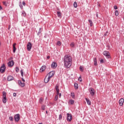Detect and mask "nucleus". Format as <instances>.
<instances>
[{"mask_svg":"<svg viewBox=\"0 0 124 124\" xmlns=\"http://www.w3.org/2000/svg\"><path fill=\"white\" fill-rule=\"evenodd\" d=\"M63 62L65 68H70L72 64V57L69 55H65L63 58Z\"/></svg>","mask_w":124,"mask_h":124,"instance_id":"1","label":"nucleus"},{"mask_svg":"<svg viewBox=\"0 0 124 124\" xmlns=\"http://www.w3.org/2000/svg\"><path fill=\"white\" fill-rule=\"evenodd\" d=\"M45 69H46V66L43 65L41 67V68L40 69V72H43L44 71V70H45Z\"/></svg>","mask_w":124,"mask_h":124,"instance_id":"12","label":"nucleus"},{"mask_svg":"<svg viewBox=\"0 0 124 124\" xmlns=\"http://www.w3.org/2000/svg\"><path fill=\"white\" fill-rule=\"evenodd\" d=\"M78 81H80V82H82V78L81 77H79L78 79Z\"/></svg>","mask_w":124,"mask_h":124,"instance_id":"47","label":"nucleus"},{"mask_svg":"<svg viewBox=\"0 0 124 124\" xmlns=\"http://www.w3.org/2000/svg\"><path fill=\"white\" fill-rule=\"evenodd\" d=\"M16 73H18L19 72V67H16Z\"/></svg>","mask_w":124,"mask_h":124,"instance_id":"32","label":"nucleus"},{"mask_svg":"<svg viewBox=\"0 0 124 124\" xmlns=\"http://www.w3.org/2000/svg\"><path fill=\"white\" fill-rule=\"evenodd\" d=\"M69 103L71 104V105H73V104H74V100L72 99L69 100Z\"/></svg>","mask_w":124,"mask_h":124,"instance_id":"19","label":"nucleus"},{"mask_svg":"<svg viewBox=\"0 0 124 124\" xmlns=\"http://www.w3.org/2000/svg\"><path fill=\"white\" fill-rule=\"evenodd\" d=\"M13 77L12 76H9L7 77V80L8 81H12L13 80Z\"/></svg>","mask_w":124,"mask_h":124,"instance_id":"16","label":"nucleus"},{"mask_svg":"<svg viewBox=\"0 0 124 124\" xmlns=\"http://www.w3.org/2000/svg\"><path fill=\"white\" fill-rule=\"evenodd\" d=\"M22 4L24 6H26V2L25 1L22 2Z\"/></svg>","mask_w":124,"mask_h":124,"instance_id":"43","label":"nucleus"},{"mask_svg":"<svg viewBox=\"0 0 124 124\" xmlns=\"http://www.w3.org/2000/svg\"><path fill=\"white\" fill-rule=\"evenodd\" d=\"M71 96H72V98H75V95L74 93H71Z\"/></svg>","mask_w":124,"mask_h":124,"instance_id":"30","label":"nucleus"},{"mask_svg":"<svg viewBox=\"0 0 124 124\" xmlns=\"http://www.w3.org/2000/svg\"><path fill=\"white\" fill-rule=\"evenodd\" d=\"M59 96H62V93H59Z\"/></svg>","mask_w":124,"mask_h":124,"instance_id":"54","label":"nucleus"},{"mask_svg":"<svg viewBox=\"0 0 124 124\" xmlns=\"http://www.w3.org/2000/svg\"><path fill=\"white\" fill-rule=\"evenodd\" d=\"M57 16L59 18H61L62 17V13H61V12H59V11L57 12Z\"/></svg>","mask_w":124,"mask_h":124,"instance_id":"20","label":"nucleus"},{"mask_svg":"<svg viewBox=\"0 0 124 124\" xmlns=\"http://www.w3.org/2000/svg\"><path fill=\"white\" fill-rule=\"evenodd\" d=\"M57 66H58V64H57V62H53L51 64V68H56Z\"/></svg>","mask_w":124,"mask_h":124,"instance_id":"10","label":"nucleus"},{"mask_svg":"<svg viewBox=\"0 0 124 124\" xmlns=\"http://www.w3.org/2000/svg\"><path fill=\"white\" fill-rule=\"evenodd\" d=\"M67 122H71L72 121V115L69 113L67 114Z\"/></svg>","mask_w":124,"mask_h":124,"instance_id":"2","label":"nucleus"},{"mask_svg":"<svg viewBox=\"0 0 124 124\" xmlns=\"http://www.w3.org/2000/svg\"><path fill=\"white\" fill-rule=\"evenodd\" d=\"M2 94L3 97H6V93L5 92H3Z\"/></svg>","mask_w":124,"mask_h":124,"instance_id":"28","label":"nucleus"},{"mask_svg":"<svg viewBox=\"0 0 124 124\" xmlns=\"http://www.w3.org/2000/svg\"><path fill=\"white\" fill-rule=\"evenodd\" d=\"M103 55L104 56H105L106 57H107V58L108 59H110V54L109 53V52L107 51H105L103 52Z\"/></svg>","mask_w":124,"mask_h":124,"instance_id":"6","label":"nucleus"},{"mask_svg":"<svg viewBox=\"0 0 124 124\" xmlns=\"http://www.w3.org/2000/svg\"><path fill=\"white\" fill-rule=\"evenodd\" d=\"M46 59H50V56H47L46 57Z\"/></svg>","mask_w":124,"mask_h":124,"instance_id":"53","label":"nucleus"},{"mask_svg":"<svg viewBox=\"0 0 124 124\" xmlns=\"http://www.w3.org/2000/svg\"><path fill=\"white\" fill-rule=\"evenodd\" d=\"M93 62H97V60H96V58L93 59Z\"/></svg>","mask_w":124,"mask_h":124,"instance_id":"48","label":"nucleus"},{"mask_svg":"<svg viewBox=\"0 0 124 124\" xmlns=\"http://www.w3.org/2000/svg\"><path fill=\"white\" fill-rule=\"evenodd\" d=\"M74 87H75V89H78V84L75 83L74 84Z\"/></svg>","mask_w":124,"mask_h":124,"instance_id":"34","label":"nucleus"},{"mask_svg":"<svg viewBox=\"0 0 124 124\" xmlns=\"http://www.w3.org/2000/svg\"><path fill=\"white\" fill-rule=\"evenodd\" d=\"M57 44L58 46H61V45H62V42H61V41H58L57 42Z\"/></svg>","mask_w":124,"mask_h":124,"instance_id":"33","label":"nucleus"},{"mask_svg":"<svg viewBox=\"0 0 124 124\" xmlns=\"http://www.w3.org/2000/svg\"><path fill=\"white\" fill-rule=\"evenodd\" d=\"M8 65L10 67L13 66V65H14V61H13V60H12L11 61L9 62L8 63Z\"/></svg>","mask_w":124,"mask_h":124,"instance_id":"9","label":"nucleus"},{"mask_svg":"<svg viewBox=\"0 0 124 124\" xmlns=\"http://www.w3.org/2000/svg\"><path fill=\"white\" fill-rule=\"evenodd\" d=\"M124 99L123 98H121L119 100V105H120V106H123V105L124 104Z\"/></svg>","mask_w":124,"mask_h":124,"instance_id":"13","label":"nucleus"},{"mask_svg":"<svg viewBox=\"0 0 124 124\" xmlns=\"http://www.w3.org/2000/svg\"><path fill=\"white\" fill-rule=\"evenodd\" d=\"M74 7L76 8L77 7V2L76 1H75L74 2Z\"/></svg>","mask_w":124,"mask_h":124,"instance_id":"29","label":"nucleus"},{"mask_svg":"<svg viewBox=\"0 0 124 124\" xmlns=\"http://www.w3.org/2000/svg\"><path fill=\"white\" fill-rule=\"evenodd\" d=\"M107 33H108V31H107V32L104 33V36H106V35H107Z\"/></svg>","mask_w":124,"mask_h":124,"instance_id":"46","label":"nucleus"},{"mask_svg":"<svg viewBox=\"0 0 124 124\" xmlns=\"http://www.w3.org/2000/svg\"><path fill=\"white\" fill-rule=\"evenodd\" d=\"M85 100H86V102L88 105H91V102L90 101V100L87 98H85Z\"/></svg>","mask_w":124,"mask_h":124,"instance_id":"18","label":"nucleus"},{"mask_svg":"<svg viewBox=\"0 0 124 124\" xmlns=\"http://www.w3.org/2000/svg\"><path fill=\"white\" fill-rule=\"evenodd\" d=\"M3 103H5L7 102V100L6 99V97H3V99H2Z\"/></svg>","mask_w":124,"mask_h":124,"instance_id":"21","label":"nucleus"},{"mask_svg":"<svg viewBox=\"0 0 124 124\" xmlns=\"http://www.w3.org/2000/svg\"><path fill=\"white\" fill-rule=\"evenodd\" d=\"M18 85L19 86H20V87H25V84L24 82H22V81L18 80Z\"/></svg>","mask_w":124,"mask_h":124,"instance_id":"11","label":"nucleus"},{"mask_svg":"<svg viewBox=\"0 0 124 124\" xmlns=\"http://www.w3.org/2000/svg\"><path fill=\"white\" fill-rule=\"evenodd\" d=\"M19 6L21 8V9H23V5H22V2L20 1L19 2Z\"/></svg>","mask_w":124,"mask_h":124,"instance_id":"24","label":"nucleus"},{"mask_svg":"<svg viewBox=\"0 0 124 124\" xmlns=\"http://www.w3.org/2000/svg\"><path fill=\"white\" fill-rule=\"evenodd\" d=\"M20 72H21V75L23 77V76H24V73L23 72V71L21 70Z\"/></svg>","mask_w":124,"mask_h":124,"instance_id":"41","label":"nucleus"},{"mask_svg":"<svg viewBox=\"0 0 124 124\" xmlns=\"http://www.w3.org/2000/svg\"><path fill=\"white\" fill-rule=\"evenodd\" d=\"M100 63H103L104 62V60L103 59H101L100 61Z\"/></svg>","mask_w":124,"mask_h":124,"instance_id":"39","label":"nucleus"},{"mask_svg":"<svg viewBox=\"0 0 124 124\" xmlns=\"http://www.w3.org/2000/svg\"><path fill=\"white\" fill-rule=\"evenodd\" d=\"M14 119L15 122H19V121H20V114H17L16 115H15Z\"/></svg>","mask_w":124,"mask_h":124,"instance_id":"3","label":"nucleus"},{"mask_svg":"<svg viewBox=\"0 0 124 124\" xmlns=\"http://www.w3.org/2000/svg\"><path fill=\"white\" fill-rule=\"evenodd\" d=\"M46 114H47V113H48V111H46Z\"/></svg>","mask_w":124,"mask_h":124,"instance_id":"57","label":"nucleus"},{"mask_svg":"<svg viewBox=\"0 0 124 124\" xmlns=\"http://www.w3.org/2000/svg\"><path fill=\"white\" fill-rule=\"evenodd\" d=\"M79 69H80V71L83 72L84 71V69L83 68H82V66H80Z\"/></svg>","mask_w":124,"mask_h":124,"instance_id":"40","label":"nucleus"},{"mask_svg":"<svg viewBox=\"0 0 124 124\" xmlns=\"http://www.w3.org/2000/svg\"><path fill=\"white\" fill-rule=\"evenodd\" d=\"M9 119L10 121H11V122H13V121H14V118H13V117H12V116H10L9 117Z\"/></svg>","mask_w":124,"mask_h":124,"instance_id":"36","label":"nucleus"},{"mask_svg":"<svg viewBox=\"0 0 124 124\" xmlns=\"http://www.w3.org/2000/svg\"><path fill=\"white\" fill-rule=\"evenodd\" d=\"M31 46H32L31 43L29 42L27 46L28 51H31Z\"/></svg>","mask_w":124,"mask_h":124,"instance_id":"5","label":"nucleus"},{"mask_svg":"<svg viewBox=\"0 0 124 124\" xmlns=\"http://www.w3.org/2000/svg\"><path fill=\"white\" fill-rule=\"evenodd\" d=\"M13 96H16V93H13Z\"/></svg>","mask_w":124,"mask_h":124,"instance_id":"52","label":"nucleus"},{"mask_svg":"<svg viewBox=\"0 0 124 124\" xmlns=\"http://www.w3.org/2000/svg\"><path fill=\"white\" fill-rule=\"evenodd\" d=\"M62 114H60L59 117V120L60 121H61V120H62Z\"/></svg>","mask_w":124,"mask_h":124,"instance_id":"35","label":"nucleus"},{"mask_svg":"<svg viewBox=\"0 0 124 124\" xmlns=\"http://www.w3.org/2000/svg\"><path fill=\"white\" fill-rule=\"evenodd\" d=\"M5 65L3 64L0 68V72L1 73H4L5 71Z\"/></svg>","mask_w":124,"mask_h":124,"instance_id":"4","label":"nucleus"},{"mask_svg":"<svg viewBox=\"0 0 124 124\" xmlns=\"http://www.w3.org/2000/svg\"><path fill=\"white\" fill-rule=\"evenodd\" d=\"M42 110H45V106L43 105L42 106Z\"/></svg>","mask_w":124,"mask_h":124,"instance_id":"42","label":"nucleus"},{"mask_svg":"<svg viewBox=\"0 0 124 124\" xmlns=\"http://www.w3.org/2000/svg\"><path fill=\"white\" fill-rule=\"evenodd\" d=\"M96 17H98V14L97 13L96 15Z\"/></svg>","mask_w":124,"mask_h":124,"instance_id":"55","label":"nucleus"},{"mask_svg":"<svg viewBox=\"0 0 124 124\" xmlns=\"http://www.w3.org/2000/svg\"><path fill=\"white\" fill-rule=\"evenodd\" d=\"M8 30H10V25H9Z\"/></svg>","mask_w":124,"mask_h":124,"instance_id":"56","label":"nucleus"},{"mask_svg":"<svg viewBox=\"0 0 124 124\" xmlns=\"http://www.w3.org/2000/svg\"><path fill=\"white\" fill-rule=\"evenodd\" d=\"M22 16H23L24 17H26V14L25 13H22Z\"/></svg>","mask_w":124,"mask_h":124,"instance_id":"44","label":"nucleus"},{"mask_svg":"<svg viewBox=\"0 0 124 124\" xmlns=\"http://www.w3.org/2000/svg\"><path fill=\"white\" fill-rule=\"evenodd\" d=\"M94 65L95 66H96V65H97V62H94Z\"/></svg>","mask_w":124,"mask_h":124,"instance_id":"45","label":"nucleus"},{"mask_svg":"<svg viewBox=\"0 0 124 124\" xmlns=\"http://www.w3.org/2000/svg\"><path fill=\"white\" fill-rule=\"evenodd\" d=\"M89 92L91 95H94V89L93 88H90L89 89Z\"/></svg>","mask_w":124,"mask_h":124,"instance_id":"7","label":"nucleus"},{"mask_svg":"<svg viewBox=\"0 0 124 124\" xmlns=\"http://www.w3.org/2000/svg\"><path fill=\"white\" fill-rule=\"evenodd\" d=\"M115 16H119V12L118 11V10H116L115 11Z\"/></svg>","mask_w":124,"mask_h":124,"instance_id":"26","label":"nucleus"},{"mask_svg":"<svg viewBox=\"0 0 124 124\" xmlns=\"http://www.w3.org/2000/svg\"><path fill=\"white\" fill-rule=\"evenodd\" d=\"M75 46V44L74 43H71L70 44V46L72 47V48H74V47Z\"/></svg>","mask_w":124,"mask_h":124,"instance_id":"25","label":"nucleus"},{"mask_svg":"<svg viewBox=\"0 0 124 124\" xmlns=\"http://www.w3.org/2000/svg\"><path fill=\"white\" fill-rule=\"evenodd\" d=\"M43 101V99L42 98H41L39 100L40 103H42Z\"/></svg>","mask_w":124,"mask_h":124,"instance_id":"38","label":"nucleus"},{"mask_svg":"<svg viewBox=\"0 0 124 124\" xmlns=\"http://www.w3.org/2000/svg\"><path fill=\"white\" fill-rule=\"evenodd\" d=\"M88 22L90 23V27H93V21L91 19H89Z\"/></svg>","mask_w":124,"mask_h":124,"instance_id":"22","label":"nucleus"},{"mask_svg":"<svg viewBox=\"0 0 124 124\" xmlns=\"http://www.w3.org/2000/svg\"><path fill=\"white\" fill-rule=\"evenodd\" d=\"M58 94H57L55 97V101H57L58 100Z\"/></svg>","mask_w":124,"mask_h":124,"instance_id":"37","label":"nucleus"},{"mask_svg":"<svg viewBox=\"0 0 124 124\" xmlns=\"http://www.w3.org/2000/svg\"><path fill=\"white\" fill-rule=\"evenodd\" d=\"M55 89L57 92V95H59V94L60 93V89H59V87H58V86H56L55 87Z\"/></svg>","mask_w":124,"mask_h":124,"instance_id":"17","label":"nucleus"},{"mask_svg":"<svg viewBox=\"0 0 124 124\" xmlns=\"http://www.w3.org/2000/svg\"><path fill=\"white\" fill-rule=\"evenodd\" d=\"M41 31H42V29L40 28H39V31L37 33V35H40V33H41Z\"/></svg>","mask_w":124,"mask_h":124,"instance_id":"23","label":"nucleus"},{"mask_svg":"<svg viewBox=\"0 0 124 124\" xmlns=\"http://www.w3.org/2000/svg\"><path fill=\"white\" fill-rule=\"evenodd\" d=\"M107 47L108 50H111L112 49V47H111L110 45H107Z\"/></svg>","mask_w":124,"mask_h":124,"instance_id":"27","label":"nucleus"},{"mask_svg":"<svg viewBox=\"0 0 124 124\" xmlns=\"http://www.w3.org/2000/svg\"><path fill=\"white\" fill-rule=\"evenodd\" d=\"M50 78H49V77L47 78V76L45 77V79H44V82L45 83H48V82H49V81H50Z\"/></svg>","mask_w":124,"mask_h":124,"instance_id":"14","label":"nucleus"},{"mask_svg":"<svg viewBox=\"0 0 124 124\" xmlns=\"http://www.w3.org/2000/svg\"><path fill=\"white\" fill-rule=\"evenodd\" d=\"M21 80L23 82H26V80H25V79H24L23 78H21Z\"/></svg>","mask_w":124,"mask_h":124,"instance_id":"50","label":"nucleus"},{"mask_svg":"<svg viewBox=\"0 0 124 124\" xmlns=\"http://www.w3.org/2000/svg\"><path fill=\"white\" fill-rule=\"evenodd\" d=\"M3 5H4V6H6V7H7V4L6 3V1H3Z\"/></svg>","mask_w":124,"mask_h":124,"instance_id":"31","label":"nucleus"},{"mask_svg":"<svg viewBox=\"0 0 124 124\" xmlns=\"http://www.w3.org/2000/svg\"><path fill=\"white\" fill-rule=\"evenodd\" d=\"M16 43H14L13 45V53H15L16 52Z\"/></svg>","mask_w":124,"mask_h":124,"instance_id":"15","label":"nucleus"},{"mask_svg":"<svg viewBox=\"0 0 124 124\" xmlns=\"http://www.w3.org/2000/svg\"><path fill=\"white\" fill-rule=\"evenodd\" d=\"M114 9H118V7L117 6L115 5L114 7Z\"/></svg>","mask_w":124,"mask_h":124,"instance_id":"49","label":"nucleus"},{"mask_svg":"<svg viewBox=\"0 0 124 124\" xmlns=\"http://www.w3.org/2000/svg\"><path fill=\"white\" fill-rule=\"evenodd\" d=\"M55 75V71H51L48 73V78L51 79Z\"/></svg>","mask_w":124,"mask_h":124,"instance_id":"8","label":"nucleus"},{"mask_svg":"<svg viewBox=\"0 0 124 124\" xmlns=\"http://www.w3.org/2000/svg\"><path fill=\"white\" fill-rule=\"evenodd\" d=\"M0 10H2V7L0 5Z\"/></svg>","mask_w":124,"mask_h":124,"instance_id":"51","label":"nucleus"}]
</instances>
